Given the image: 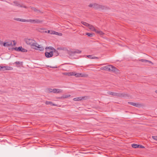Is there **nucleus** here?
<instances>
[{
	"mask_svg": "<svg viewBox=\"0 0 157 157\" xmlns=\"http://www.w3.org/2000/svg\"><path fill=\"white\" fill-rule=\"evenodd\" d=\"M45 49L46 51L45 52V56L47 58L52 57L54 52H57L58 53V51L52 47H47Z\"/></svg>",
	"mask_w": 157,
	"mask_h": 157,
	"instance_id": "f257e3e1",
	"label": "nucleus"
},
{
	"mask_svg": "<svg viewBox=\"0 0 157 157\" xmlns=\"http://www.w3.org/2000/svg\"><path fill=\"white\" fill-rule=\"evenodd\" d=\"M101 69L108 71H112L114 72H118L119 70L116 67L112 65H107L101 68Z\"/></svg>",
	"mask_w": 157,
	"mask_h": 157,
	"instance_id": "f03ea898",
	"label": "nucleus"
},
{
	"mask_svg": "<svg viewBox=\"0 0 157 157\" xmlns=\"http://www.w3.org/2000/svg\"><path fill=\"white\" fill-rule=\"evenodd\" d=\"M107 94L109 95H112L119 97H129V95L124 93H117L110 91L107 92Z\"/></svg>",
	"mask_w": 157,
	"mask_h": 157,
	"instance_id": "7ed1b4c3",
	"label": "nucleus"
},
{
	"mask_svg": "<svg viewBox=\"0 0 157 157\" xmlns=\"http://www.w3.org/2000/svg\"><path fill=\"white\" fill-rule=\"evenodd\" d=\"M88 6L90 7H93L95 9H101L102 10H106L107 9L106 7L98 4L96 3H91Z\"/></svg>",
	"mask_w": 157,
	"mask_h": 157,
	"instance_id": "20e7f679",
	"label": "nucleus"
},
{
	"mask_svg": "<svg viewBox=\"0 0 157 157\" xmlns=\"http://www.w3.org/2000/svg\"><path fill=\"white\" fill-rule=\"evenodd\" d=\"M25 40L27 44L30 45L32 48H33L36 45H37V43L33 39L26 38L25 39Z\"/></svg>",
	"mask_w": 157,
	"mask_h": 157,
	"instance_id": "39448f33",
	"label": "nucleus"
},
{
	"mask_svg": "<svg viewBox=\"0 0 157 157\" xmlns=\"http://www.w3.org/2000/svg\"><path fill=\"white\" fill-rule=\"evenodd\" d=\"M67 54L70 56H73L76 54H80L82 52V51L78 49H70V50H67Z\"/></svg>",
	"mask_w": 157,
	"mask_h": 157,
	"instance_id": "423d86ee",
	"label": "nucleus"
},
{
	"mask_svg": "<svg viewBox=\"0 0 157 157\" xmlns=\"http://www.w3.org/2000/svg\"><path fill=\"white\" fill-rule=\"evenodd\" d=\"M88 98L87 96H85L84 97H80L74 98L73 100L75 101H79L81 100H85Z\"/></svg>",
	"mask_w": 157,
	"mask_h": 157,
	"instance_id": "0eeeda50",
	"label": "nucleus"
},
{
	"mask_svg": "<svg viewBox=\"0 0 157 157\" xmlns=\"http://www.w3.org/2000/svg\"><path fill=\"white\" fill-rule=\"evenodd\" d=\"M15 49L17 51L21 52H27V50L26 49L23 48L22 47H19L18 48L16 47Z\"/></svg>",
	"mask_w": 157,
	"mask_h": 157,
	"instance_id": "6e6552de",
	"label": "nucleus"
},
{
	"mask_svg": "<svg viewBox=\"0 0 157 157\" xmlns=\"http://www.w3.org/2000/svg\"><path fill=\"white\" fill-rule=\"evenodd\" d=\"M13 3L15 4V6H17L21 7H23L26 9L28 8L27 7L23 5H21L19 3L16 1H13Z\"/></svg>",
	"mask_w": 157,
	"mask_h": 157,
	"instance_id": "1a4fd4ad",
	"label": "nucleus"
},
{
	"mask_svg": "<svg viewBox=\"0 0 157 157\" xmlns=\"http://www.w3.org/2000/svg\"><path fill=\"white\" fill-rule=\"evenodd\" d=\"M74 75L76 77H86L87 76V75L86 74L82 73H75V72Z\"/></svg>",
	"mask_w": 157,
	"mask_h": 157,
	"instance_id": "9d476101",
	"label": "nucleus"
},
{
	"mask_svg": "<svg viewBox=\"0 0 157 157\" xmlns=\"http://www.w3.org/2000/svg\"><path fill=\"white\" fill-rule=\"evenodd\" d=\"M27 22H29L31 23H41L42 22V21L38 19H35V20H33V19H29L27 21Z\"/></svg>",
	"mask_w": 157,
	"mask_h": 157,
	"instance_id": "9b49d317",
	"label": "nucleus"
},
{
	"mask_svg": "<svg viewBox=\"0 0 157 157\" xmlns=\"http://www.w3.org/2000/svg\"><path fill=\"white\" fill-rule=\"evenodd\" d=\"M37 45H36V46H35L33 47V49L40 51H42L44 50V48L43 47H40V45L37 43Z\"/></svg>",
	"mask_w": 157,
	"mask_h": 157,
	"instance_id": "f8f14e48",
	"label": "nucleus"
},
{
	"mask_svg": "<svg viewBox=\"0 0 157 157\" xmlns=\"http://www.w3.org/2000/svg\"><path fill=\"white\" fill-rule=\"evenodd\" d=\"M2 71L12 70L13 69V68L10 66H2Z\"/></svg>",
	"mask_w": 157,
	"mask_h": 157,
	"instance_id": "ddd939ff",
	"label": "nucleus"
},
{
	"mask_svg": "<svg viewBox=\"0 0 157 157\" xmlns=\"http://www.w3.org/2000/svg\"><path fill=\"white\" fill-rule=\"evenodd\" d=\"M132 147L134 148L140 147V148H144V147L142 145L137 144H132Z\"/></svg>",
	"mask_w": 157,
	"mask_h": 157,
	"instance_id": "4468645a",
	"label": "nucleus"
},
{
	"mask_svg": "<svg viewBox=\"0 0 157 157\" xmlns=\"http://www.w3.org/2000/svg\"><path fill=\"white\" fill-rule=\"evenodd\" d=\"M53 93H61L62 92V90L61 89H59L54 88L53 89Z\"/></svg>",
	"mask_w": 157,
	"mask_h": 157,
	"instance_id": "2eb2a0df",
	"label": "nucleus"
},
{
	"mask_svg": "<svg viewBox=\"0 0 157 157\" xmlns=\"http://www.w3.org/2000/svg\"><path fill=\"white\" fill-rule=\"evenodd\" d=\"M138 60L140 61H141L142 62H144L145 63H146L147 62L149 63H151L152 64H153V63L150 61L146 60V59H139Z\"/></svg>",
	"mask_w": 157,
	"mask_h": 157,
	"instance_id": "dca6fc26",
	"label": "nucleus"
},
{
	"mask_svg": "<svg viewBox=\"0 0 157 157\" xmlns=\"http://www.w3.org/2000/svg\"><path fill=\"white\" fill-rule=\"evenodd\" d=\"M128 103L136 107H139L140 105L139 104L135 103L132 102H128Z\"/></svg>",
	"mask_w": 157,
	"mask_h": 157,
	"instance_id": "f3484780",
	"label": "nucleus"
},
{
	"mask_svg": "<svg viewBox=\"0 0 157 157\" xmlns=\"http://www.w3.org/2000/svg\"><path fill=\"white\" fill-rule=\"evenodd\" d=\"M87 57L88 58L90 59H98V57L94 56L92 55H88L87 56Z\"/></svg>",
	"mask_w": 157,
	"mask_h": 157,
	"instance_id": "a211bd4d",
	"label": "nucleus"
},
{
	"mask_svg": "<svg viewBox=\"0 0 157 157\" xmlns=\"http://www.w3.org/2000/svg\"><path fill=\"white\" fill-rule=\"evenodd\" d=\"M45 104L46 105H51L53 106L56 105V104H54L52 101H46L45 102Z\"/></svg>",
	"mask_w": 157,
	"mask_h": 157,
	"instance_id": "6ab92c4d",
	"label": "nucleus"
},
{
	"mask_svg": "<svg viewBox=\"0 0 157 157\" xmlns=\"http://www.w3.org/2000/svg\"><path fill=\"white\" fill-rule=\"evenodd\" d=\"M89 29H90V30H91L92 31H94V30H95V28H94V27L92 25H91L89 24V25L88 26Z\"/></svg>",
	"mask_w": 157,
	"mask_h": 157,
	"instance_id": "aec40b11",
	"label": "nucleus"
},
{
	"mask_svg": "<svg viewBox=\"0 0 157 157\" xmlns=\"http://www.w3.org/2000/svg\"><path fill=\"white\" fill-rule=\"evenodd\" d=\"M30 8H31V9L32 10H33L34 11H35V12H40L39 10H37L36 8L35 7H31Z\"/></svg>",
	"mask_w": 157,
	"mask_h": 157,
	"instance_id": "412c9836",
	"label": "nucleus"
},
{
	"mask_svg": "<svg viewBox=\"0 0 157 157\" xmlns=\"http://www.w3.org/2000/svg\"><path fill=\"white\" fill-rule=\"evenodd\" d=\"M15 64L17 65H18L20 66L22 65V62H21L19 61H16L13 64Z\"/></svg>",
	"mask_w": 157,
	"mask_h": 157,
	"instance_id": "4be33fe9",
	"label": "nucleus"
},
{
	"mask_svg": "<svg viewBox=\"0 0 157 157\" xmlns=\"http://www.w3.org/2000/svg\"><path fill=\"white\" fill-rule=\"evenodd\" d=\"M81 23L82 24H83V25H84L86 26H87V27H88V26H89V24H88L86 22H85L81 21Z\"/></svg>",
	"mask_w": 157,
	"mask_h": 157,
	"instance_id": "5701e85b",
	"label": "nucleus"
},
{
	"mask_svg": "<svg viewBox=\"0 0 157 157\" xmlns=\"http://www.w3.org/2000/svg\"><path fill=\"white\" fill-rule=\"evenodd\" d=\"M75 72H70V73H67L66 74V75H68V76H72V75H74Z\"/></svg>",
	"mask_w": 157,
	"mask_h": 157,
	"instance_id": "b1692460",
	"label": "nucleus"
},
{
	"mask_svg": "<svg viewBox=\"0 0 157 157\" xmlns=\"http://www.w3.org/2000/svg\"><path fill=\"white\" fill-rule=\"evenodd\" d=\"M3 44V45L5 47L9 46H10L11 44H9L7 43H4Z\"/></svg>",
	"mask_w": 157,
	"mask_h": 157,
	"instance_id": "393cba45",
	"label": "nucleus"
},
{
	"mask_svg": "<svg viewBox=\"0 0 157 157\" xmlns=\"http://www.w3.org/2000/svg\"><path fill=\"white\" fill-rule=\"evenodd\" d=\"M93 33H86V35H87L88 36L92 37L93 35Z\"/></svg>",
	"mask_w": 157,
	"mask_h": 157,
	"instance_id": "a878e982",
	"label": "nucleus"
},
{
	"mask_svg": "<svg viewBox=\"0 0 157 157\" xmlns=\"http://www.w3.org/2000/svg\"><path fill=\"white\" fill-rule=\"evenodd\" d=\"M53 34H55L56 35H62V33H59L58 32H56L55 31H53Z\"/></svg>",
	"mask_w": 157,
	"mask_h": 157,
	"instance_id": "bb28decb",
	"label": "nucleus"
},
{
	"mask_svg": "<svg viewBox=\"0 0 157 157\" xmlns=\"http://www.w3.org/2000/svg\"><path fill=\"white\" fill-rule=\"evenodd\" d=\"M47 90L50 92H53V89H52L50 88H48Z\"/></svg>",
	"mask_w": 157,
	"mask_h": 157,
	"instance_id": "cd10ccee",
	"label": "nucleus"
},
{
	"mask_svg": "<svg viewBox=\"0 0 157 157\" xmlns=\"http://www.w3.org/2000/svg\"><path fill=\"white\" fill-rule=\"evenodd\" d=\"M152 138L154 140L157 141V136H153Z\"/></svg>",
	"mask_w": 157,
	"mask_h": 157,
	"instance_id": "c85d7f7f",
	"label": "nucleus"
},
{
	"mask_svg": "<svg viewBox=\"0 0 157 157\" xmlns=\"http://www.w3.org/2000/svg\"><path fill=\"white\" fill-rule=\"evenodd\" d=\"M71 96V95L70 94L67 95L63 96V98H67Z\"/></svg>",
	"mask_w": 157,
	"mask_h": 157,
	"instance_id": "c756f323",
	"label": "nucleus"
},
{
	"mask_svg": "<svg viewBox=\"0 0 157 157\" xmlns=\"http://www.w3.org/2000/svg\"><path fill=\"white\" fill-rule=\"evenodd\" d=\"M99 34H100V35H103L104 34V33L102 31L100 30L99 31Z\"/></svg>",
	"mask_w": 157,
	"mask_h": 157,
	"instance_id": "7c9ffc66",
	"label": "nucleus"
},
{
	"mask_svg": "<svg viewBox=\"0 0 157 157\" xmlns=\"http://www.w3.org/2000/svg\"><path fill=\"white\" fill-rule=\"evenodd\" d=\"M99 31L100 30H98L95 29V30H94V31L96 33L98 34H99Z\"/></svg>",
	"mask_w": 157,
	"mask_h": 157,
	"instance_id": "2f4dec72",
	"label": "nucleus"
},
{
	"mask_svg": "<svg viewBox=\"0 0 157 157\" xmlns=\"http://www.w3.org/2000/svg\"><path fill=\"white\" fill-rule=\"evenodd\" d=\"M48 67H49L50 68H57V67H52L51 66H47Z\"/></svg>",
	"mask_w": 157,
	"mask_h": 157,
	"instance_id": "473e14b6",
	"label": "nucleus"
},
{
	"mask_svg": "<svg viewBox=\"0 0 157 157\" xmlns=\"http://www.w3.org/2000/svg\"><path fill=\"white\" fill-rule=\"evenodd\" d=\"M27 20H26L25 19H21V20H20V21H22V22H26V21H27Z\"/></svg>",
	"mask_w": 157,
	"mask_h": 157,
	"instance_id": "72a5a7b5",
	"label": "nucleus"
},
{
	"mask_svg": "<svg viewBox=\"0 0 157 157\" xmlns=\"http://www.w3.org/2000/svg\"><path fill=\"white\" fill-rule=\"evenodd\" d=\"M57 49L58 50H64V48L62 47H60L58 48Z\"/></svg>",
	"mask_w": 157,
	"mask_h": 157,
	"instance_id": "f704fd0d",
	"label": "nucleus"
},
{
	"mask_svg": "<svg viewBox=\"0 0 157 157\" xmlns=\"http://www.w3.org/2000/svg\"><path fill=\"white\" fill-rule=\"evenodd\" d=\"M15 20H16L17 21H20L21 19L20 18H17L15 19Z\"/></svg>",
	"mask_w": 157,
	"mask_h": 157,
	"instance_id": "c9c22d12",
	"label": "nucleus"
},
{
	"mask_svg": "<svg viewBox=\"0 0 157 157\" xmlns=\"http://www.w3.org/2000/svg\"><path fill=\"white\" fill-rule=\"evenodd\" d=\"M2 71V66L0 65V71Z\"/></svg>",
	"mask_w": 157,
	"mask_h": 157,
	"instance_id": "e433bc0d",
	"label": "nucleus"
},
{
	"mask_svg": "<svg viewBox=\"0 0 157 157\" xmlns=\"http://www.w3.org/2000/svg\"><path fill=\"white\" fill-rule=\"evenodd\" d=\"M54 53H56V56H58L59 55V53L58 52V53L57 52H54Z\"/></svg>",
	"mask_w": 157,
	"mask_h": 157,
	"instance_id": "4c0bfd02",
	"label": "nucleus"
},
{
	"mask_svg": "<svg viewBox=\"0 0 157 157\" xmlns=\"http://www.w3.org/2000/svg\"><path fill=\"white\" fill-rule=\"evenodd\" d=\"M2 41L0 40V45H2Z\"/></svg>",
	"mask_w": 157,
	"mask_h": 157,
	"instance_id": "58836bf2",
	"label": "nucleus"
},
{
	"mask_svg": "<svg viewBox=\"0 0 157 157\" xmlns=\"http://www.w3.org/2000/svg\"><path fill=\"white\" fill-rule=\"evenodd\" d=\"M155 92L156 93H157V90H155Z\"/></svg>",
	"mask_w": 157,
	"mask_h": 157,
	"instance_id": "ea45409f",
	"label": "nucleus"
}]
</instances>
